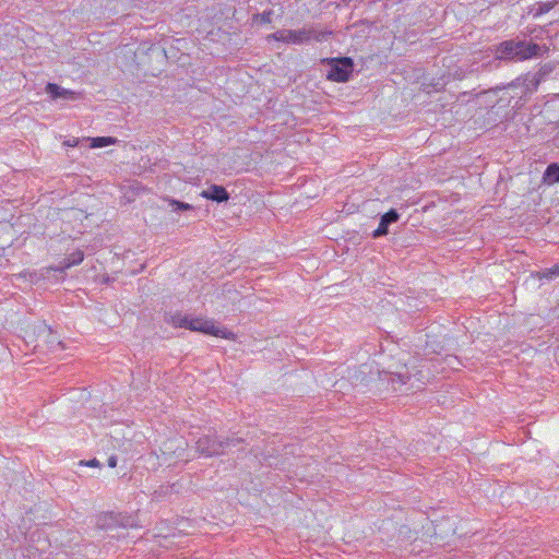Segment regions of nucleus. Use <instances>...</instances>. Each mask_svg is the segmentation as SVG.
I'll use <instances>...</instances> for the list:
<instances>
[{
    "mask_svg": "<svg viewBox=\"0 0 559 559\" xmlns=\"http://www.w3.org/2000/svg\"><path fill=\"white\" fill-rule=\"evenodd\" d=\"M332 35L333 32L329 29L319 31L314 27H302L299 29H281L269 35L267 38L285 44L304 45L312 39L318 43L326 41Z\"/></svg>",
    "mask_w": 559,
    "mask_h": 559,
    "instance_id": "obj_1",
    "label": "nucleus"
},
{
    "mask_svg": "<svg viewBox=\"0 0 559 559\" xmlns=\"http://www.w3.org/2000/svg\"><path fill=\"white\" fill-rule=\"evenodd\" d=\"M540 46L525 40H504L496 47L497 58L506 61H524L539 56Z\"/></svg>",
    "mask_w": 559,
    "mask_h": 559,
    "instance_id": "obj_2",
    "label": "nucleus"
},
{
    "mask_svg": "<svg viewBox=\"0 0 559 559\" xmlns=\"http://www.w3.org/2000/svg\"><path fill=\"white\" fill-rule=\"evenodd\" d=\"M238 443H240V439H218L216 437L205 435L197 440L195 449L201 455L212 457L224 454L226 448L230 445L235 447Z\"/></svg>",
    "mask_w": 559,
    "mask_h": 559,
    "instance_id": "obj_3",
    "label": "nucleus"
},
{
    "mask_svg": "<svg viewBox=\"0 0 559 559\" xmlns=\"http://www.w3.org/2000/svg\"><path fill=\"white\" fill-rule=\"evenodd\" d=\"M321 63L330 67L326 79L332 82H347L354 71V61L349 57L324 58Z\"/></svg>",
    "mask_w": 559,
    "mask_h": 559,
    "instance_id": "obj_4",
    "label": "nucleus"
},
{
    "mask_svg": "<svg viewBox=\"0 0 559 559\" xmlns=\"http://www.w3.org/2000/svg\"><path fill=\"white\" fill-rule=\"evenodd\" d=\"M187 330L192 332H200L203 334L222 337L225 340H235V333L228 331L225 328H218L214 324L213 320L204 318H192L188 316V322L186 325Z\"/></svg>",
    "mask_w": 559,
    "mask_h": 559,
    "instance_id": "obj_5",
    "label": "nucleus"
},
{
    "mask_svg": "<svg viewBox=\"0 0 559 559\" xmlns=\"http://www.w3.org/2000/svg\"><path fill=\"white\" fill-rule=\"evenodd\" d=\"M131 519L121 514L105 513L98 516L97 526L102 530H111L117 526L127 527L131 525Z\"/></svg>",
    "mask_w": 559,
    "mask_h": 559,
    "instance_id": "obj_6",
    "label": "nucleus"
},
{
    "mask_svg": "<svg viewBox=\"0 0 559 559\" xmlns=\"http://www.w3.org/2000/svg\"><path fill=\"white\" fill-rule=\"evenodd\" d=\"M36 331L38 340L43 341L49 349L62 348L61 341L49 325L40 323L37 325Z\"/></svg>",
    "mask_w": 559,
    "mask_h": 559,
    "instance_id": "obj_7",
    "label": "nucleus"
},
{
    "mask_svg": "<svg viewBox=\"0 0 559 559\" xmlns=\"http://www.w3.org/2000/svg\"><path fill=\"white\" fill-rule=\"evenodd\" d=\"M400 218V214L395 209H391L380 217V223L377 229L372 233V238L378 239L382 236L388 235L389 226Z\"/></svg>",
    "mask_w": 559,
    "mask_h": 559,
    "instance_id": "obj_8",
    "label": "nucleus"
},
{
    "mask_svg": "<svg viewBox=\"0 0 559 559\" xmlns=\"http://www.w3.org/2000/svg\"><path fill=\"white\" fill-rule=\"evenodd\" d=\"M46 93L52 98V99H70L74 100L80 98L81 94L72 91L61 87L60 85L56 83H48L45 87Z\"/></svg>",
    "mask_w": 559,
    "mask_h": 559,
    "instance_id": "obj_9",
    "label": "nucleus"
},
{
    "mask_svg": "<svg viewBox=\"0 0 559 559\" xmlns=\"http://www.w3.org/2000/svg\"><path fill=\"white\" fill-rule=\"evenodd\" d=\"M201 197L217 203L227 202L229 200L228 191L223 186L218 185H211L201 192Z\"/></svg>",
    "mask_w": 559,
    "mask_h": 559,
    "instance_id": "obj_10",
    "label": "nucleus"
},
{
    "mask_svg": "<svg viewBox=\"0 0 559 559\" xmlns=\"http://www.w3.org/2000/svg\"><path fill=\"white\" fill-rule=\"evenodd\" d=\"M559 3L558 0H554L550 2H537L531 8H528V14H532L534 17H538L547 12H549L551 9H554Z\"/></svg>",
    "mask_w": 559,
    "mask_h": 559,
    "instance_id": "obj_11",
    "label": "nucleus"
},
{
    "mask_svg": "<svg viewBox=\"0 0 559 559\" xmlns=\"http://www.w3.org/2000/svg\"><path fill=\"white\" fill-rule=\"evenodd\" d=\"M543 182L546 185L559 182V164L551 163L547 166L543 175Z\"/></svg>",
    "mask_w": 559,
    "mask_h": 559,
    "instance_id": "obj_12",
    "label": "nucleus"
},
{
    "mask_svg": "<svg viewBox=\"0 0 559 559\" xmlns=\"http://www.w3.org/2000/svg\"><path fill=\"white\" fill-rule=\"evenodd\" d=\"M165 321L175 328H185L186 329V325L188 322V316L182 314L179 311L174 312V313H167L165 317Z\"/></svg>",
    "mask_w": 559,
    "mask_h": 559,
    "instance_id": "obj_13",
    "label": "nucleus"
},
{
    "mask_svg": "<svg viewBox=\"0 0 559 559\" xmlns=\"http://www.w3.org/2000/svg\"><path fill=\"white\" fill-rule=\"evenodd\" d=\"M84 259V253L82 250H75L66 257L60 263L62 269H69L74 265H79Z\"/></svg>",
    "mask_w": 559,
    "mask_h": 559,
    "instance_id": "obj_14",
    "label": "nucleus"
},
{
    "mask_svg": "<svg viewBox=\"0 0 559 559\" xmlns=\"http://www.w3.org/2000/svg\"><path fill=\"white\" fill-rule=\"evenodd\" d=\"M273 13V10H266L262 13H255L252 16V22L254 24H269L272 22Z\"/></svg>",
    "mask_w": 559,
    "mask_h": 559,
    "instance_id": "obj_15",
    "label": "nucleus"
},
{
    "mask_svg": "<svg viewBox=\"0 0 559 559\" xmlns=\"http://www.w3.org/2000/svg\"><path fill=\"white\" fill-rule=\"evenodd\" d=\"M116 143V139L111 136H97L92 139V147H105Z\"/></svg>",
    "mask_w": 559,
    "mask_h": 559,
    "instance_id": "obj_16",
    "label": "nucleus"
},
{
    "mask_svg": "<svg viewBox=\"0 0 559 559\" xmlns=\"http://www.w3.org/2000/svg\"><path fill=\"white\" fill-rule=\"evenodd\" d=\"M169 204L173 206V211L175 212H185L192 210V205L178 200H170Z\"/></svg>",
    "mask_w": 559,
    "mask_h": 559,
    "instance_id": "obj_17",
    "label": "nucleus"
},
{
    "mask_svg": "<svg viewBox=\"0 0 559 559\" xmlns=\"http://www.w3.org/2000/svg\"><path fill=\"white\" fill-rule=\"evenodd\" d=\"M411 379L408 372L405 373H395L391 377V382L395 386V384L403 385L406 384Z\"/></svg>",
    "mask_w": 559,
    "mask_h": 559,
    "instance_id": "obj_18",
    "label": "nucleus"
},
{
    "mask_svg": "<svg viewBox=\"0 0 559 559\" xmlns=\"http://www.w3.org/2000/svg\"><path fill=\"white\" fill-rule=\"evenodd\" d=\"M555 276H559V263L554 265L552 267L546 270L543 275H542V278H547V280H552Z\"/></svg>",
    "mask_w": 559,
    "mask_h": 559,
    "instance_id": "obj_19",
    "label": "nucleus"
},
{
    "mask_svg": "<svg viewBox=\"0 0 559 559\" xmlns=\"http://www.w3.org/2000/svg\"><path fill=\"white\" fill-rule=\"evenodd\" d=\"M80 464H81V465L91 466V467L99 466V462H98L96 459L90 460V461H87V462H85V461H81V462H80Z\"/></svg>",
    "mask_w": 559,
    "mask_h": 559,
    "instance_id": "obj_20",
    "label": "nucleus"
},
{
    "mask_svg": "<svg viewBox=\"0 0 559 559\" xmlns=\"http://www.w3.org/2000/svg\"><path fill=\"white\" fill-rule=\"evenodd\" d=\"M117 463H118L117 456L111 455V456L108 457L107 464H108L109 467H111V468L116 467Z\"/></svg>",
    "mask_w": 559,
    "mask_h": 559,
    "instance_id": "obj_21",
    "label": "nucleus"
},
{
    "mask_svg": "<svg viewBox=\"0 0 559 559\" xmlns=\"http://www.w3.org/2000/svg\"><path fill=\"white\" fill-rule=\"evenodd\" d=\"M164 447H165L167 450H170V449H171V448H170V445H169V442L164 443Z\"/></svg>",
    "mask_w": 559,
    "mask_h": 559,
    "instance_id": "obj_22",
    "label": "nucleus"
}]
</instances>
